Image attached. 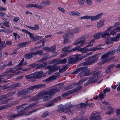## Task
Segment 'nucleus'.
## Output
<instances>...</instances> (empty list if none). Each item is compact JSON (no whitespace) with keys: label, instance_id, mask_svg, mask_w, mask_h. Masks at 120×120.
<instances>
[{"label":"nucleus","instance_id":"obj_1","mask_svg":"<svg viewBox=\"0 0 120 120\" xmlns=\"http://www.w3.org/2000/svg\"><path fill=\"white\" fill-rule=\"evenodd\" d=\"M59 91V88L57 87L53 88L49 91H46L47 92V94L43 98V101H47L53 97L55 93Z\"/></svg>","mask_w":120,"mask_h":120},{"label":"nucleus","instance_id":"obj_2","mask_svg":"<svg viewBox=\"0 0 120 120\" xmlns=\"http://www.w3.org/2000/svg\"><path fill=\"white\" fill-rule=\"evenodd\" d=\"M80 71L81 72L79 74V75L81 77L83 76H88L90 73V71L86 67H83L78 68L73 72L74 74H77Z\"/></svg>","mask_w":120,"mask_h":120},{"label":"nucleus","instance_id":"obj_3","mask_svg":"<svg viewBox=\"0 0 120 120\" xmlns=\"http://www.w3.org/2000/svg\"><path fill=\"white\" fill-rule=\"evenodd\" d=\"M16 69L14 70H13L11 69H10L8 71H7V72L5 74H2L1 75L2 77H4L6 78V79L11 78L14 75H18L20 74L21 72L19 71H18Z\"/></svg>","mask_w":120,"mask_h":120},{"label":"nucleus","instance_id":"obj_4","mask_svg":"<svg viewBox=\"0 0 120 120\" xmlns=\"http://www.w3.org/2000/svg\"><path fill=\"white\" fill-rule=\"evenodd\" d=\"M44 84H40L34 86L30 87L28 88L23 90L21 92V94L25 93L29 94L32 92L34 91V89H36L45 86Z\"/></svg>","mask_w":120,"mask_h":120},{"label":"nucleus","instance_id":"obj_5","mask_svg":"<svg viewBox=\"0 0 120 120\" xmlns=\"http://www.w3.org/2000/svg\"><path fill=\"white\" fill-rule=\"evenodd\" d=\"M99 56V55L97 54L89 58L86 59V61L87 62H84L83 64L84 65H87L95 63L97 61Z\"/></svg>","mask_w":120,"mask_h":120},{"label":"nucleus","instance_id":"obj_6","mask_svg":"<svg viewBox=\"0 0 120 120\" xmlns=\"http://www.w3.org/2000/svg\"><path fill=\"white\" fill-rule=\"evenodd\" d=\"M65 106H66V108L65 109L62 107L59 108L57 110V112L60 113H62L64 111L65 113L68 115H71L72 114V112L69 109L72 107V106L70 104H68Z\"/></svg>","mask_w":120,"mask_h":120},{"label":"nucleus","instance_id":"obj_7","mask_svg":"<svg viewBox=\"0 0 120 120\" xmlns=\"http://www.w3.org/2000/svg\"><path fill=\"white\" fill-rule=\"evenodd\" d=\"M116 51V49H113L110 51L106 53L104 55H103L101 57L102 62L103 64L105 63L107 60V58L112 55L114 54Z\"/></svg>","mask_w":120,"mask_h":120},{"label":"nucleus","instance_id":"obj_8","mask_svg":"<svg viewBox=\"0 0 120 120\" xmlns=\"http://www.w3.org/2000/svg\"><path fill=\"white\" fill-rule=\"evenodd\" d=\"M86 42L85 40H82L80 39H79L75 42L74 43V45H75L78 44H80L79 45H78L76 47L71 49L70 51L71 52H73L77 49H78L79 48L82 46L83 44Z\"/></svg>","mask_w":120,"mask_h":120},{"label":"nucleus","instance_id":"obj_9","mask_svg":"<svg viewBox=\"0 0 120 120\" xmlns=\"http://www.w3.org/2000/svg\"><path fill=\"white\" fill-rule=\"evenodd\" d=\"M102 14L103 13H101L95 16H89L86 15L80 18H79L82 19H91V21H95L98 20L101 17Z\"/></svg>","mask_w":120,"mask_h":120},{"label":"nucleus","instance_id":"obj_10","mask_svg":"<svg viewBox=\"0 0 120 120\" xmlns=\"http://www.w3.org/2000/svg\"><path fill=\"white\" fill-rule=\"evenodd\" d=\"M107 34L106 33L104 32V31L102 32H100L94 35V36L95 39H99L100 36H101V38H108L106 36Z\"/></svg>","mask_w":120,"mask_h":120},{"label":"nucleus","instance_id":"obj_11","mask_svg":"<svg viewBox=\"0 0 120 120\" xmlns=\"http://www.w3.org/2000/svg\"><path fill=\"white\" fill-rule=\"evenodd\" d=\"M101 72L98 71L94 73L93 77H92L88 80L89 82L90 83L94 82L98 79V76L100 74Z\"/></svg>","mask_w":120,"mask_h":120},{"label":"nucleus","instance_id":"obj_12","mask_svg":"<svg viewBox=\"0 0 120 120\" xmlns=\"http://www.w3.org/2000/svg\"><path fill=\"white\" fill-rule=\"evenodd\" d=\"M47 92L46 91L40 92L37 95H36L33 97V99L35 101L39 100L43 98V96L47 94Z\"/></svg>","mask_w":120,"mask_h":120},{"label":"nucleus","instance_id":"obj_13","mask_svg":"<svg viewBox=\"0 0 120 120\" xmlns=\"http://www.w3.org/2000/svg\"><path fill=\"white\" fill-rule=\"evenodd\" d=\"M26 104H25L19 106L18 108L17 109V110L18 111H19V115H21L24 113L25 112L24 111L25 110H27L28 109H30L29 105L25 108L21 107L22 106L25 105Z\"/></svg>","mask_w":120,"mask_h":120},{"label":"nucleus","instance_id":"obj_14","mask_svg":"<svg viewBox=\"0 0 120 120\" xmlns=\"http://www.w3.org/2000/svg\"><path fill=\"white\" fill-rule=\"evenodd\" d=\"M79 55H77L75 56L70 57L68 58V62L70 64H72L77 62L79 59Z\"/></svg>","mask_w":120,"mask_h":120},{"label":"nucleus","instance_id":"obj_15","mask_svg":"<svg viewBox=\"0 0 120 120\" xmlns=\"http://www.w3.org/2000/svg\"><path fill=\"white\" fill-rule=\"evenodd\" d=\"M101 117L99 113L94 112L90 118V120H100Z\"/></svg>","mask_w":120,"mask_h":120},{"label":"nucleus","instance_id":"obj_16","mask_svg":"<svg viewBox=\"0 0 120 120\" xmlns=\"http://www.w3.org/2000/svg\"><path fill=\"white\" fill-rule=\"evenodd\" d=\"M60 97H57L54 99L53 100V101H50L47 104H46L45 106L47 107H49L53 105L54 103H56L59 101L60 98Z\"/></svg>","mask_w":120,"mask_h":120},{"label":"nucleus","instance_id":"obj_17","mask_svg":"<svg viewBox=\"0 0 120 120\" xmlns=\"http://www.w3.org/2000/svg\"><path fill=\"white\" fill-rule=\"evenodd\" d=\"M67 61L66 59H63L58 60L57 59H55L54 60L51 61L50 63L52 64L53 63H55V64L56 65L59 64H62L65 63Z\"/></svg>","mask_w":120,"mask_h":120},{"label":"nucleus","instance_id":"obj_18","mask_svg":"<svg viewBox=\"0 0 120 120\" xmlns=\"http://www.w3.org/2000/svg\"><path fill=\"white\" fill-rule=\"evenodd\" d=\"M80 32V29L78 27H75L72 30H70L69 31V33L70 35H72L76 33H79Z\"/></svg>","mask_w":120,"mask_h":120},{"label":"nucleus","instance_id":"obj_19","mask_svg":"<svg viewBox=\"0 0 120 120\" xmlns=\"http://www.w3.org/2000/svg\"><path fill=\"white\" fill-rule=\"evenodd\" d=\"M22 31L24 32L29 34L30 37L31 38L32 40L34 41V40H35V37L32 34L30 33L27 30H25L22 29Z\"/></svg>","mask_w":120,"mask_h":120},{"label":"nucleus","instance_id":"obj_20","mask_svg":"<svg viewBox=\"0 0 120 120\" xmlns=\"http://www.w3.org/2000/svg\"><path fill=\"white\" fill-rule=\"evenodd\" d=\"M35 55L34 52H30L25 55V58L26 59H29L32 58Z\"/></svg>","mask_w":120,"mask_h":120},{"label":"nucleus","instance_id":"obj_21","mask_svg":"<svg viewBox=\"0 0 120 120\" xmlns=\"http://www.w3.org/2000/svg\"><path fill=\"white\" fill-rule=\"evenodd\" d=\"M18 101H15L13 102L12 103H12L8 105H5L3 106H0V109L1 110L4 109H7L9 107H10L13 105L18 104Z\"/></svg>","mask_w":120,"mask_h":120},{"label":"nucleus","instance_id":"obj_22","mask_svg":"<svg viewBox=\"0 0 120 120\" xmlns=\"http://www.w3.org/2000/svg\"><path fill=\"white\" fill-rule=\"evenodd\" d=\"M59 68L58 66H49L48 68L49 71L50 73L53 72V71L56 70L58 69Z\"/></svg>","mask_w":120,"mask_h":120},{"label":"nucleus","instance_id":"obj_23","mask_svg":"<svg viewBox=\"0 0 120 120\" xmlns=\"http://www.w3.org/2000/svg\"><path fill=\"white\" fill-rule=\"evenodd\" d=\"M86 46L84 48H80L78 49V50L81 52L82 53H86L89 51H90L91 50H90L88 48H86Z\"/></svg>","mask_w":120,"mask_h":120},{"label":"nucleus","instance_id":"obj_24","mask_svg":"<svg viewBox=\"0 0 120 120\" xmlns=\"http://www.w3.org/2000/svg\"><path fill=\"white\" fill-rule=\"evenodd\" d=\"M68 13L70 15H77L79 16L81 15L80 13L77 11H69Z\"/></svg>","mask_w":120,"mask_h":120},{"label":"nucleus","instance_id":"obj_25","mask_svg":"<svg viewBox=\"0 0 120 120\" xmlns=\"http://www.w3.org/2000/svg\"><path fill=\"white\" fill-rule=\"evenodd\" d=\"M114 27V26H111L109 27H108V28L106 30L104 31V32L106 33L107 34V35H106V36H107L108 38H109L110 36V34L109 33V30Z\"/></svg>","mask_w":120,"mask_h":120},{"label":"nucleus","instance_id":"obj_26","mask_svg":"<svg viewBox=\"0 0 120 120\" xmlns=\"http://www.w3.org/2000/svg\"><path fill=\"white\" fill-rule=\"evenodd\" d=\"M104 20H101L100 21L98 22L97 24V27L98 28H100L104 25Z\"/></svg>","mask_w":120,"mask_h":120},{"label":"nucleus","instance_id":"obj_27","mask_svg":"<svg viewBox=\"0 0 120 120\" xmlns=\"http://www.w3.org/2000/svg\"><path fill=\"white\" fill-rule=\"evenodd\" d=\"M34 52L35 55L38 54L39 56H42L44 54L43 51L42 50L37 51Z\"/></svg>","mask_w":120,"mask_h":120},{"label":"nucleus","instance_id":"obj_28","mask_svg":"<svg viewBox=\"0 0 120 120\" xmlns=\"http://www.w3.org/2000/svg\"><path fill=\"white\" fill-rule=\"evenodd\" d=\"M17 116V115L15 114H11L8 115V118L10 120H12Z\"/></svg>","mask_w":120,"mask_h":120},{"label":"nucleus","instance_id":"obj_29","mask_svg":"<svg viewBox=\"0 0 120 120\" xmlns=\"http://www.w3.org/2000/svg\"><path fill=\"white\" fill-rule=\"evenodd\" d=\"M35 76L32 74L26 75L25 76V78L27 79H34Z\"/></svg>","mask_w":120,"mask_h":120},{"label":"nucleus","instance_id":"obj_30","mask_svg":"<svg viewBox=\"0 0 120 120\" xmlns=\"http://www.w3.org/2000/svg\"><path fill=\"white\" fill-rule=\"evenodd\" d=\"M54 76H52L50 77L47 78V79L45 80L46 82H48L49 81L53 80L55 79V77Z\"/></svg>","mask_w":120,"mask_h":120},{"label":"nucleus","instance_id":"obj_31","mask_svg":"<svg viewBox=\"0 0 120 120\" xmlns=\"http://www.w3.org/2000/svg\"><path fill=\"white\" fill-rule=\"evenodd\" d=\"M11 93L10 92L7 94V95H3L1 97V98L2 100L5 99L8 97L11 96Z\"/></svg>","mask_w":120,"mask_h":120},{"label":"nucleus","instance_id":"obj_32","mask_svg":"<svg viewBox=\"0 0 120 120\" xmlns=\"http://www.w3.org/2000/svg\"><path fill=\"white\" fill-rule=\"evenodd\" d=\"M114 66V65H109L107 67V69L105 71L107 73L109 72L111 70V68Z\"/></svg>","mask_w":120,"mask_h":120},{"label":"nucleus","instance_id":"obj_33","mask_svg":"<svg viewBox=\"0 0 120 120\" xmlns=\"http://www.w3.org/2000/svg\"><path fill=\"white\" fill-rule=\"evenodd\" d=\"M120 37V34H117L115 38H112L111 39L112 41H118Z\"/></svg>","mask_w":120,"mask_h":120},{"label":"nucleus","instance_id":"obj_34","mask_svg":"<svg viewBox=\"0 0 120 120\" xmlns=\"http://www.w3.org/2000/svg\"><path fill=\"white\" fill-rule=\"evenodd\" d=\"M75 85H76V83H75L71 85H69L67 86L66 87L67 89L69 90L75 86Z\"/></svg>","mask_w":120,"mask_h":120},{"label":"nucleus","instance_id":"obj_35","mask_svg":"<svg viewBox=\"0 0 120 120\" xmlns=\"http://www.w3.org/2000/svg\"><path fill=\"white\" fill-rule=\"evenodd\" d=\"M42 72L41 71H40L37 72V75L36 78H39L42 76Z\"/></svg>","mask_w":120,"mask_h":120},{"label":"nucleus","instance_id":"obj_36","mask_svg":"<svg viewBox=\"0 0 120 120\" xmlns=\"http://www.w3.org/2000/svg\"><path fill=\"white\" fill-rule=\"evenodd\" d=\"M102 48L101 47H95L93 48L90 49V50H91L90 51H92L93 52L97 50H100L102 49Z\"/></svg>","mask_w":120,"mask_h":120},{"label":"nucleus","instance_id":"obj_37","mask_svg":"<svg viewBox=\"0 0 120 120\" xmlns=\"http://www.w3.org/2000/svg\"><path fill=\"white\" fill-rule=\"evenodd\" d=\"M46 5L43 1L41 3L40 5H39L38 9H43V8Z\"/></svg>","mask_w":120,"mask_h":120},{"label":"nucleus","instance_id":"obj_38","mask_svg":"<svg viewBox=\"0 0 120 120\" xmlns=\"http://www.w3.org/2000/svg\"><path fill=\"white\" fill-rule=\"evenodd\" d=\"M63 43L64 44H66L69 42L70 41V40L68 38H66L64 36L63 37Z\"/></svg>","mask_w":120,"mask_h":120},{"label":"nucleus","instance_id":"obj_39","mask_svg":"<svg viewBox=\"0 0 120 120\" xmlns=\"http://www.w3.org/2000/svg\"><path fill=\"white\" fill-rule=\"evenodd\" d=\"M6 46V45L5 42L4 41H2L0 43V47L2 49V48L5 47Z\"/></svg>","mask_w":120,"mask_h":120},{"label":"nucleus","instance_id":"obj_40","mask_svg":"<svg viewBox=\"0 0 120 120\" xmlns=\"http://www.w3.org/2000/svg\"><path fill=\"white\" fill-rule=\"evenodd\" d=\"M82 89V87L81 86H79L76 88L73 89V91L74 92H77L79 91Z\"/></svg>","mask_w":120,"mask_h":120},{"label":"nucleus","instance_id":"obj_41","mask_svg":"<svg viewBox=\"0 0 120 120\" xmlns=\"http://www.w3.org/2000/svg\"><path fill=\"white\" fill-rule=\"evenodd\" d=\"M23 63L22 62H20L19 63V64L17 65V67L16 68V69L18 70H20L22 69V68L20 67V66H23Z\"/></svg>","mask_w":120,"mask_h":120},{"label":"nucleus","instance_id":"obj_42","mask_svg":"<svg viewBox=\"0 0 120 120\" xmlns=\"http://www.w3.org/2000/svg\"><path fill=\"white\" fill-rule=\"evenodd\" d=\"M6 79V78L4 77H2L1 75H0V83L5 82V80Z\"/></svg>","mask_w":120,"mask_h":120},{"label":"nucleus","instance_id":"obj_43","mask_svg":"<svg viewBox=\"0 0 120 120\" xmlns=\"http://www.w3.org/2000/svg\"><path fill=\"white\" fill-rule=\"evenodd\" d=\"M71 35L69 33V31L67 33L64 34L63 35L62 38H63V37H64L65 38H68L70 37V35Z\"/></svg>","mask_w":120,"mask_h":120},{"label":"nucleus","instance_id":"obj_44","mask_svg":"<svg viewBox=\"0 0 120 120\" xmlns=\"http://www.w3.org/2000/svg\"><path fill=\"white\" fill-rule=\"evenodd\" d=\"M95 42V40L94 39L91 40L89 43V45L86 46V47H89L92 45L93 43Z\"/></svg>","mask_w":120,"mask_h":120},{"label":"nucleus","instance_id":"obj_45","mask_svg":"<svg viewBox=\"0 0 120 120\" xmlns=\"http://www.w3.org/2000/svg\"><path fill=\"white\" fill-rule=\"evenodd\" d=\"M87 104H88L87 103V102H86L85 103H82L80 104V106L81 108H83L87 106Z\"/></svg>","mask_w":120,"mask_h":120},{"label":"nucleus","instance_id":"obj_46","mask_svg":"<svg viewBox=\"0 0 120 120\" xmlns=\"http://www.w3.org/2000/svg\"><path fill=\"white\" fill-rule=\"evenodd\" d=\"M116 31H115L114 29L112 30L111 31L109 34H110V35H114L116 34Z\"/></svg>","mask_w":120,"mask_h":120},{"label":"nucleus","instance_id":"obj_47","mask_svg":"<svg viewBox=\"0 0 120 120\" xmlns=\"http://www.w3.org/2000/svg\"><path fill=\"white\" fill-rule=\"evenodd\" d=\"M71 92L70 91H68L62 94V96L63 97H64L67 96Z\"/></svg>","mask_w":120,"mask_h":120},{"label":"nucleus","instance_id":"obj_48","mask_svg":"<svg viewBox=\"0 0 120 120\" xmlns=\"http://www.w3.org/2000/svg\"><path fill=\"white\" fill-rule=\"evenodd\" d=\"M38 109H34L32 111L28 113L27 114V115H30L33 113L37 111L38 110Z\"/></svg>","mask_w":120,"mask_h":120},{"label":"nucleus","instance_id":"obj_49","mask_svg":"<svg viewBox=\"0 0 120 120\" xmlns=\"http://www.w3.org/2000/svg\"><path fill=\"white\" fill-rule=\"evenodd\" d=\"M86 80V79L85 78H83L80 81H79V82L77 83H76V84H77L78 85H79L80 84H82L83 82L85 81Z\"/></svg>","mask_w":120,"mask_h":120},{"label":"nucleus","instance_id":"obj_50","mask_svg":"<svg viewBox=\"0 0 120 120\" xmlns=\"http://www.w3.org/2000/svg\"><path fill=\"white\" fill-rule=\"evenodd\" d=\"M20 85V84L19 83H17L13 84L12 86L13 88H15L19 86Z\"/></svg>","mask_w":120,"mask_h":120},{"label":"nucleus","instance_id":"obj_51","mask_svg":"<svg viewBox=\"0 0 120 120\" xmlns=\"http://www.w3.org/2000/svg\"><path fill=\"white\" fill-rule=\"evenodd\" d=\"M85 2L84 0H78V3L81 5H83Z\"/></svg>","mask_w":120,"mask_h":120},{"label":"nucleus","instance_id":"obj_52","mask_svg":"<svg viewBox=\"0 0 120 120\" xmlns=\"http://www.w3.org/2000/svg\"><path fill=\"white\" fill-rule=\"evenodd\" d=\"M71 45L64 47L62 49V50L64 52H66L70 48Z\"/></svg>","mask_w":120,"mask_h":120},{"label":"nucleus","instance_id":"obj_53","mask_svg":"<svg viewBox=\"0 0 120 120\" xmlns=\"http://www.w3.org/2000/svg\"><path fill=\"white\" fill-rule=\"evenodd\" d=\"M86 3L88 5H90L92 4V2L91 0H85Z\"/></svg>","mask_w":120,"mask_h":120},{"label":"nucleus","instance_id":"obj_54","mask_svg":"<svg viewBox=\"0 0 120 120\" xmlns=\"http://www.w3.org/2000/svg\"><path fill=\"white\" fill-rule=\"evenodd\" d=\"M26 44V43L24 42H23L22 43H20L19 44V46L20 47H25Z\"/></svg>","mask_w":120,"mask_h":120},{"label":"nucleus","instance_id":"obj_55","mask_svg":"<svg viewBox=\"0 0 120 120\" xmlns=\"http://www.w3.org/2000/svg\"><path fill=\"white\" fill-rule=\"evenodd\" d=\"M42 38V37H41L38 36L37 35L35 37V40L34 41H36L37 40L41 39Z\"/></svg>","mask_w":120,"mask_h":120},{"label":"nucleus","instance_id":"obj_56","mask_svg":"<svg viewBox=\"0 0 120 120\" xmlns=\"http://www.w3.org/2000/svg\"><path fill=\"white\" fill-rule=\"evenodd\" d=\"M110 90L109 89L107 88H105L103 90V91L104 92V94L105 95H106V92H110Z\"/></svg>","mask_w":120,"mask_h":120},{"label":"nucleus","instance_id":"obj_57","mask_svg":"<svg viewBox=\"0 0 120 120\" xmlns=\"http://www.w3.org/2000/svg\"><path fill=\"white\" fill-rule=\"evenodd\" d=\"M43 49L46 52L50 51V48L48 47H45L43 48Z\"/></svg>","mask_w":120,"mask_h":120},{"label":"nucleus","instance_id":"obj_58","mask_svg":"<svg viewBox=\"0 0 120 120\" xmlns=\"http://www.w3.org/2000/svg\"><path fill=\"white\" fill-rule=\"evenodd\" d=\"M46 39L45 38H43L41 40H40L39 41H38L37 42V44H40L41 43L43 42L44 41H45Z\"/></svg>","mask_w":120,"mask_h":120},{"label":"nucleus","instance_id":"obj_59","mask_svg":"<svg viewBox=\"0 0 120 120\" xmlns=\"http://www.w3.org/2000/svg\"><path fill=\"white\" fill-rule=\"evenodd\" d=\"M58 9L60 11L63 13L65 12V10L64 8H62L61 7H58Z\"/></svg>","mask_w":120,"mask_h":120},{"label":"nucleus","instance_id":"obj_60","mask_svg":"<svg viewBox=\"0 0 120 120\" xmlns=\"http://www.w3.org/2000/svg\"><path fill=\"white\" fill-rule=\"evenodd\" d=\"M43 2L46 6V5H48L50 4V2L48 0H46Z\"/></svg>","mask_w":120,"mask_h":120},{"label":"nucleus","instance_id":"obj_61","mask_svg":"<svg viewBox=\"0 0 120 120\" xmlns=\"http://www.w3.org/2000/svg\"><path fill=\"white\" fill-rule=\"evenodd\" d=\"M104 95L103 94L101 93L99 95V98L101 99V100H102V99H103L104 98Z\"/></svg>","mask_w":120,"mask_h":120},{"label":"nucleus","instance_id":"obj_62","mask_svg":"<svg viewBox=\"0 0 120 120\" xmlns=\"http://www.w3.org/2000/svg\"><path fill=\"white\" fill-rule=\"evenodd\" d=\"M116 114L118 116L120 115V109H117L116 111Z\"/></svg>","mask_w":120,"mask_h":120},{"label":"nucleus","instance_id":"obj_63","mask_svg":"<svg viewBox=\"0 0 120 120\" xmlns=\"http://www.w3.org/2000/svg\"><path fill=\"white\" fill-rule=\"evenodd\" d=\"M33 30H38L39 29V26L38 25H35L33 27Z\"/></svg>","mask_w":120,"mask_h":120},{"label":"nucleus","instance_id":"obj_64","mask_svg":"<svg viewBox=\"0 0 120 120\" xmlns=\"http://www.w3.org/2000/svg\"><path fill=\"white\" fill-rule=\"evenodd\" d=\"M19 19V18L18 17H15L14 18L13 21L14 22H17Z\"/></svg>","mask_w":120,"mask_h":120}]
</instances>
